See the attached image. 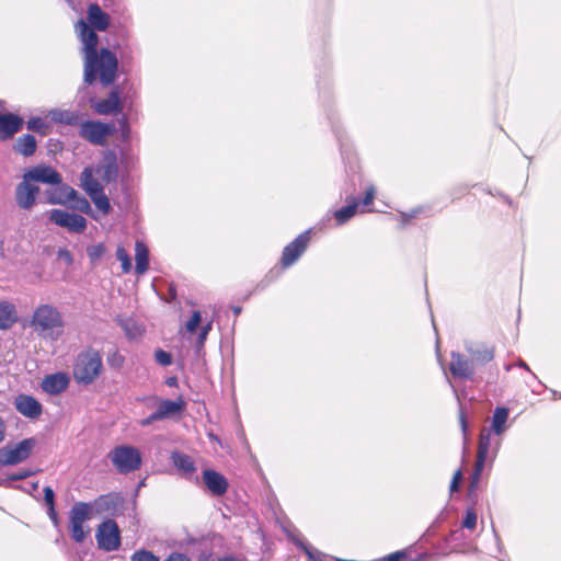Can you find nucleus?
<instances>
[{
	"instance_id": "obj_13",
	"label": "nucleus",
	"mask_w": 561,
	"mask_h": 561,
	"mask_svg": "<svg viewBox=\"0 0 561 561\" xmlns=\"http://www.w3.org/2000/svg\"><path fill=\"white\" fill-rule=\"evenodd\" d=\"M309 240V231H305L285 247L282 254V264L284 267H289L301 256L308 245Z\"/></svg>"
},
{
	"instance_id": "obj_4",
	"label": "nucleus",
	"mask_w": 561,
	"mask_h": 561,
	"mask_svg": "<svg viewBox=\"0 0 561 561\" xmlns=\"http://www.w3.org/2000/svg\"><path fill=\"white\" fill-rule=\"evenodd\" d=\"M108 459L117 472L127 474L137 471L142 465L141 453L130 445H118L108 453Z\"/></svg>"
},
{
	"instance_id": "obj_15",
	"label": "nucleus",
	"mask_w": 561,
	"mask_h": 561,
	"mask_svg": "<svg viewBox=\"0 0 561 561\" xmlns=\"http://www.w3.org/2000/svg\"><path fill=\"white\" fill-rule=\"evenodd\" d=\"M490 444H491V433L489 430L483 428L481 431L480 437H479L478 455H477L474 471L472 474L471 485L476 484L480 479L485 460L488 458Z\"/></svg>"
},
{
	"instance_id": "obj_31",
	"label": "nucleus",
	"mask_w": 561,
	"mask_h": 561,
	"mask_svg": "<svg viewBox=\"0 0 561 561\" xmlns=\"http://www.w3.org/2000/svg\"><path fill=\"white\" fill-rule=\"evenodd\" d=\"M508 419V409L504 407H497L492 416V431L496 435L504 433L506 426L505 423Z\"/></svg>"
},
{
	"instance_id": "obj_49",
	"label": "nucleus",
	"mask_w": 561,
	"mask_h": 561,
	"mask_svg": "<svg viewBox=\"0 0 561 561\" xmlns=\"http://www.w3.org/2000/svg\"><path fill=\"white\" fill-rule=\"evenodd\" d=\"M459 421H460V425H461V431L463 433V436L466 437L467 432H468V422H467L466 415L461 409L459 412Z\"/></svg>"
},
{
	"instance_id": "obj_5",
	"label": "nucleus",
	"mask_w": 561,
	"mask_h": 561,
	"mask_svg": "<svg viewBox=\"0 0 561 561\" xmlns=\"http://www.w3.org/2000/svg\"><path fill=\"white\" fill-rule=\"evenodd\" d=\"M93 515V504L87 502L76 503L69 513V531L73 541L81 543L90 534V528L84 523Z\"/></svg>"
},
{
	"instance_id": "obj_18",
	"label": "nucleus",
	"mask_w": 561,
	"mask_h": 561,
	"mask_svg": "<svg viewBox=\"0 0 561 561\" xmlns=\"http://www.w3.org/2000/svg\"><path fill=\"white\" fill-rule=\"evenodd\" d=\"M14 405L19 413L28 419H37L43 412L39 401L28 394L18 396Z\"/></svg>"
},
{
	"instance_id": "obj_60",
	"label": "nucleus",
	"mask_w": 561,
	"mask_h": 561,
	"mask_svg": "<svg viewBox=\"0 0 561 561\" xmlns=\"http://www.w3.org/2000/svg\"><path fill=\"white\" fill-rule=\"evenodd\" d=\"M122 137L126 140L128 137H126V129H122Z\"/></svg>"
},
{
	"instance_id": "obj_28",
	"label": "nucleus",
	"mask_w": 561,
	"mask_h": 561,
	"mask_svg": "<svg viewBox=\"0 0 561 561\" xmlns=\"http://www.w3.org/2000/svg\"><path fill=\"white\" fill-rule=\"evenodd\" d=\"M76 198L77 191L67 185L47 193V202L53 205L65 204L67 201H75Z\"/></svg>"
},
{
	"instance_id": "obj_55",
	"label": "nucleus",
	"mask_w": 561,
	"mask_h": 561,
	"mask_svg": "<svg viewBox=\"0 0 561 561\" xmlns=\"http://www.w3.org/2000/svg\"><path fill=\"white\" fill-rule=\"evenodd\" d=\"M119 125L121 129H126V137H129V126L125 116L119 119Z\"/></svg>"
},
{
	"instance_id": "obj_32",
	"label": "nucleus",
	"mask_w": 561,
	"mask_h": 561,
	"mask_svg": "<svg viewBox=\"0 0 561 561\" xmlns=\"http://www.w3.org/2000/svg\"><path fill=\"white\" fill-rule=\"evenodd\" d=\"M358 204L354 201L352 204H348L334 213L335 220L339 225L345 224L350 220L357 210Z\"/></svg>"
},
{
	"instance_id": "obj_36",
	"label": "nucleus",
	"mask_w": 561,
	"mask_h": 561,
	"mask_svg": "<svg viewBox=\"0 0 561 561\" xmlns=\"http://www.w3.org/2000/svg\"><path fill=\"white\" fill-rule=\"evenodd\" d=\"M130 561H160V559L153 554L151 551L140 549L136 550L131 557Z\"/></svg>"
},
{
	"instance_id": "obj_52",
	"label": "nucleus",
	"mask_w": 561,
	"mask_h": 561,
	"mask_svg": "<svg viewBox=\"0 0 561 561\" xmlns=\"http://www.w3.org/2000/svg\"><path fill=\"white\" fill-rule=\"evenodd\" d=\"M47 514H48L49 518L53 520L54 524L58 523V515H57V512L55 510V506L48 507L47 508Z\"/></svg>"
},
{
	"instance_id": "obj_29",
	"label": "nucleus",
	"mask_w": 561,
	"mask_h": 561,
	"mask_svg": "<svg viewBox=\"0 0 561 561\" xmlns=\"http://www.w3.org/2000/svg\"><path fill=\"white\" fill-rule=\"evenodd\" d=\"M118 323L129 340L139 339L145 332L144 325L133 318H121Z\"/></svg>"
},
{
	"instance_id": "obj_35",
	"label": "nucleus",
	"mask_w": 561,
	"mask_h": 561,
	"mask_svg": "<svg viewBox=\"0 0 561 561\" xmlns=\"http://www.w3.org/2000/svg\"><path fill=\"white\" fill-rule=\"evenodd\" d=\"M202 324V313L198 310H195L191 318L184 325L185 332L193 334L196 332L197 328Z\"/></svg>"
},
{
	"instance_id": "obj_41",
	"label": "nucleus",
	"mask_w": 561,
	"mask_h": 561,
	"mask_svg": "<svg viewBox=\"0 0 561 561\" xmlns=\"http://www.w3.org/2000/svg\"><path fill=\"white\" fill-rule=\"evenodd\" d=\"M104 251V245L98 244L88 250V255L91 259V261H96L103 255Z\"/></svg>"
},
{
	"instance_id": "obj_48",
	"label": "nucleus",
	"mask_w": 561,
	"mask_h": 561,
	"mask_svg": "<svg viewBox=\"0 0 561 561\" xmlns=\"http://www.w3.org/2000/svg\"><path fill=\"white\" fill-rule=\"evenodd\" d=\"M164 561H191L190 558L183 553L173 552Z\"/></svg>"
},
{
	"instance_id": "obj_22",
	"label": "nucleus",
	"mask_w": 561,
	"mask_h": 561,
	"mask_svg": "<svg viewBox=\"0 0 561 561\" xmlns=\"http://www.w3.org/2000/svg\"><path fill=\"white\" fill-rule=\"evenodd\" d=\"M18 321L16 306L9 300H0V331L10 330Z\"/></svg>"
},
{
	"instance_id": "obj_34",
	"label": "nucleus",
	"mask_w": 561,
	"mask_h": 561,
	"mask_svg": "<svg viewBox=\"0 0 561 561\" xmlns=\"http://www.w3.org/2000/svg\"><path fill=\"white\" fill-rule=\"evenodd\" d=\"M33 474H34V471H32V470H30V469H21V470H19V471H18V472H15V473L10 474V476H9V477H7L5 479H2V480L0 481V485H1V486H5V488H8V486H10V483H11L12 481H20V480H24V479H26V478H28V477H31V476H33Z\"/></svg>"
},
{
	"instance_id": "obj_8",
	"label": "nucleus",
	"mask_w": 561,
	"mask_h": 561,
	"mask_svg": "<svg viewBox=\"0 0 561 561\" xmlns=\"http://www.w3.org/2000/svg\"><path fill=\"white\" fill-rule=\"evenodd\" d=\"M114 133L113 124L100 121H85L79 124V136L94 146H104L107 138Z\"/></svg>"
},
{
	"instance_id": "obj_10",
	"label": "nucleus",
	"mask_w": 561,
	"mask_h": 561,
	"mask_svg": "<svg viewBox=\"0 0 561 561\" xmlns=\"http://www.w3.org/2000/svg\"><path fill=\"white\" fill-rule=\"evenodd\" d=\"M49 220L59 227L68 229L70 232L81 233L87 228V220L84 217L77 214H70L62 209L50 210Z\"/></svg>"
},
{
	"instance_id": "obj_45",
	"label": "nucleus",
	"mask_w": 561,
	"mask_h": 561,
	"mask_svg": "<svg viewBox=\"0 0 561 561\" xmlns=\"http://www.w3.org/2000/svg\"><path fill=\"white\" fill-rule=\"evenodd\" d=\"M45 126L44 121L39 117L32 118L27 122V128L32 130H42V128Z\"/></svg>"
},
{
	"instance_id": "obj_56",
	"label": "nucleus",
	"mask_w": 561,
	"mask_h": 561,
	"mask_svg": "<svg viewBox=\"0 0 561 561\" xmlns=\"http://www.w3.org/2000/svg\"><path fill=\"white\" fill-rule=\"evenodd\" d=\"M217 561H236V559L232 557H224V558L218 559Z\"/></svg>"
},
{
	"instance_id": "obj_19",
	"label": "nucleus",
	"mask_w": 561,
	"mask_h": 561,
	"mask_svg": "<svg viewBox=\"0 0 561 561\" xmlns=\"http://www.w3.org/2000/svg\"><path fill=\"white\" fill-rule=\"evenodd\" d=\"M467 353L471 356L473 364L484 365L494 358V347L485 343L467 342L465 344Z\"/></svg>"
},
{
	"instance_id": "obj_37",
	"label": "nucleus",
	"mask_w": 561,
	"mask_h": 561,
	"mask_svg": "<svg viewBox=\"0 0 561 561\" xmlns=\"http://www.w3.org/2000/svg\"><path fill=\"white\" fill-rule=\"evenodd\" d=\"M211 328H213L211 320H208L201 327V330H199L198 336H197V341H196L197 348H201L204 346L205 341L207 340V336H208L209 332L211 331Z\"/></svg>"
},
{
	"instance_id": "obj_16",
	"label": "nucleus",
	"mask_w": 561,
	"mask_h": 561,
	"mask_svg": "<svg viewBox=\"0 0 561 561\" xmlns=\"http://www.w3.org/2000/svg\"><path fill=\"white\" fill-rule=\"evenodd\" d=\"M93 169V174H101L106 183L114 182L118 175L117 157L113 150H107L103 154V163Z\"/></svg>"
},
{
	"instance_id": "obj_42",
	"label": "nucleus",
	"mask_w": 561,
	"mask_h": 561,
	"mask_svg": "<svg viewBox=\"0 0 561 561\" xmlns=\"http://www.w3.org/2000/svg\"><path fill=\"white\" fill-rule=\"evenodd\" d=\"M44 501L48 507L55 506V492L50 486L44 488Z\"/></svg>"
},
{
	"instance_id": "obj_40",
	"label": "nucleus",
	"mask_w": 561,
	"mask_h": 561,
	"mask_svg": "<svg viewBox=\"0 0 561 561\" xmlns=\"http://www.w3.org/2000/svg\"><path fill=\"white\" fill-rule=\"evenodd\" d=\"M154 359L162 366H169L172 364V356L170 353L159 348L154 352Z\"/></svg>"
},
{
	"instance_id": "obj_2",
	"label": "nucleus",
	"mask_w": 561,
	"mask_h": 561,
	"mask_svg": "<svg viewBox=\"0 0 561 561\" xmlns=\"http://www.w3.org/2000/svg\"><path fill=\"white\" fill-rule=\"evenodd\" d=\"M28 327L41 339L58 341L65 331L62 313L51 304H39L30 317Z\"/></svg>"
},
{
	"instance_id": "obj_58",
	"label": "nucleus",
	"mask_w": 561,
	"mask_h": 561,
	"mask_svg": "<svg viewBox=\"0 0 561 561\" xmlns=\"http://www.w3.org/2000/svg\"><path fill=\"white\" fill-rule=\"evenodd\" d=\"M175 382H176V379H175V378H169V379L167 380V383H168L169 386H173Z\"/></svg>"
},
{
	"instance_id": "obj_7",
	"label": "nucleus",
	"mask_w": 561,
	"mask_h": 561,
	"mask_svg": "<svg viewBox=\"0 0 561 561\" xmlns=\"http://www.w3.org/2000/svg\"><path fill=\"white\" fill-rule=\"evenodd\" d=\"M36 445L35 438H25L0 448V467L14 466L26 460Z\"/></svg>"
},
{
	"instance_id": "obj_43",
	"label": "nucleus",
	"mask_w": 561,
	"mask_h": 561,
	"mask_svg": "<svg viewBox=\"0 0 561 561\" xmlns=\"http://www.w3.org/2000/svg\"><path fill=\"white\" fill-rule=\"evenodd\" d=\"M375 194H376V191H375V187L371 185L369 186L366 192H365V196L362 201V204L364 206H369L373 204V201L375 198Z\"/></svg>"
},
{
	"instance_id": "obj_51",
	"label": "nucleus",
	"mask_w": 561,
	"mask_h": 561,
	"mask_svg": "<svg viewBox=\"0 0 561 561\" xmlns=\"http://www.w3.org/2000/svg\"><path fill=\"white\" fill-rule=\"evenodd\" d=\"M47 514H48L49 518L53 520L54 524L58 523V515H57V512L55 510V506L48 507L47 508Z\"/></svg>"
},
{
	"instance_id": "obj_11",
	"label": "nucleus",
	"mask_w": 561,
	"mask_h": 561,
	"mask_svg": "<svg viewBox=\"0 0 561 561\" xmlns=\"http://www.w3.org/2000/svg\"><path fill=\"white\" fill-rule=\"evenodd\" d=\"M38 193L39 187L23 174L22 181L15 187L16 204L22 209H30L34 206Z\"/></svg>"
},
{
	"instance_id": "obj_53",
	"label": "nucleus",
	"mask_w": 561,
	"mask_h": 561,
	"mask_svg": "<svg viewBox=\"0 0 561 561\" xmlns=\"http://www.w3.org/2000/svg\"><path fill=\"white\" fill-rule=\"evenodd\" d=\"M403 557L402 552H394L390 553L385 558V561H400V559Z\"/></svg>"
},
{
	"instance_id": "obj_6",
	"label": "nucleus",
	"mask_w": 561,
	"mask_h": 561,
	"mask_svg": "<svg viewBox=\"0 0 561 561\" xmlns=\"http://www.w3.org/2000/svg\"><path fill=\"white\" fill-rule=\"evenodd\" d=\"M80 181L81 187L90 196L95 207L103 214H108L111 210L110 199L105 195L102 184L95 178H93L92 167H87L83 169Z\"/></svg>"
},
{
	"instance_id": "obj_59",
	"label": "nucleus",
	"mask_w": 561,
	"mask_h": 561,
	"mask_svg": "<svg viewBox=\"0 0 561 561\" xmlns=\"http://www.w3.org/2000/svg\"><path fill=\"white\" fill-rule=\"evenodd\" d=\"M37 488H38V483L37 482L32 483L31 489L33 491L36 490Z\"/></svg>"
},
{
	"instance_id": "obj_57",
	"label": "nucleus",
	"mask_w": 561,
	"mask_h": 561,
	"mask_svg": "<svg viewBox=\"0 0 561 561\" xmlns=\"http://www.w3.org/2000/svg\"><path fill=\"white\" fill-rule=\"evenodd\" d=\"M518 366H519V367H523V368H525V369H527V370H529V367H528V366H527V364H526L525 362H523V360H519V362H518Z\"/></svg>"
},
{
	"instance_id": "obj_47",
	"label": "nucleus",
	"mask_w": 561,
	"mask_h": 561,
	"mask_svg": "<svg viewBox=\"0 0 561 561\" xmlns=\"http://www.w3.org/2000/svg\"><path fill=\"white\" fill-rule=\"evenodd\" d=\"M76 208L82 213H89V210L91 209L87 198H78L76 203Z\"/></svg>"
},
{
	"instance_id": "obj_23",
	"label": "nucleus",
	"mask_w": 561,
	"mask_h": 561,
	"mask_svg": "<svg viewBox=\"0 0 561 561\" xmlns=\"http://www.w3.org/2000/svg\"><path fill=\"white\" fill-rule=\"evenodd\" d=\"M92 107L98 114L108 115L122 111L119 93L117 90H113L107 99L98 101L92 104Z\"/></svg>"
},
{
	"instance_id": "obj_46",
	"label": "nucleus",
	"mask_w": 561,
	"mask_h": 561,
	"mask_svg": "<svg viewBox=\"0 0 561 561\" xmlns=\"http://www.w3.org/2000/svg\"><path fill=\"white\" fill-rule=\"evenodd\" d=\"M462 479V473L460 470H457L455 473H454V477H453V480L450 482V491L451 492H455V491H458L459 489V483Z\"/></svg>"
},
{
	"instance_id": "obj_1",
	"label": "nucleus",
	"mask_w": 561,
	"mask_h": 561,
	"mask_svg": "<svg viewBox=\"0 0 561 561\" xmlns=\"http://www.w3.org/2000/svg\"><path fill=\"white\" fill-rule=\"evenodd\" d=\"M88 22L79 20L76 23V32L83 44L84 82L91 84L99 76L103 85L112 84L116 79L118 61L114 53L102 48L98 53L99 36L96 31L104 32L110 25V15L102 11L99 4L88 7Z\"/></svg>"
},
{
	"instance_id": "obj_54",
	"label": "nucleus",
	"mask_w": 561,
	"mask_h": 561,
	"mask_svg": "<svg viewBox=\"0 0 561 561\" xmlns=\"http://www.w3.org/2000/svg\"><path fill=\"white\" fill-rule=\"evenodd\" d=\"M5 432H7L5 423H4L3 419L0 416V444L5 438Z\"/></svg>"
},
{
	"instance_id": "obj_27",
	"label": "nucleus",
	"mask_w": 561,
	"mask_h": 561,
	"mask_svg": "<svg viewBox=\"0 0 561 561\" xmlns=\"http://www.w3.org/2000/svg\"><path fill=\"white\" fill-rule=\"evenodd\" d=\"M135 261H136V273L142 275L149 267V251L147 245L142 241H136L135 243Z\"/></svg>"
},
{
	"instance_id": "obj_25",
	"label": "nucleus",
	"mask_w": 561,
	"mask_h": 561,
	"mask_svg": "<svg viewBox=\"0 0 561 561\" xmlns=\"http://www.w3.org/2000/svg\"><path fill=\"white\" fill-rule=\"evenodd\" d=\"M47 116L56 124L66 126H77L80 124V114L75 111L53 108L48 112Z\"/></svg>"
},
{
	"instance_id": "obj_33",
	"label": "nucleus",
	"mask_w": 561,
	"mask_h": 561,
	"mask_svg": "<svg viewBox=\"0 0 561 561\" xmlns=\"http://www.w3.org/2000/svg\"><path fill=\"white\" fill-rule=\"evenodd\" d=\"M116 257L122 264V272L124 274H128L133 268V264H131V259H130L128 252L125 250V248L123 245L117 247Z\"/></svg>"
},
{
	"instance_id": "obj_12",
	"label": "nucleus",
	"mask_w": 561,
	"mask_h": 561,
	"mask_svg": "<svg viewBox=\"0 0 561 561\" xmlns=\"http://www.w3.org/2000/svg\"><path fill=\"white\" fill-rule=\"evenodd\" d=\"M24 174L25 179L31 180L33 183L59 185L62 182L60 173L50 165L38 164L26 170Z\"/></svg>"
},
{
	"instance_id": "obj_30",
	"label": "nucleus",
	"mask_w": 561,
	"mask_h": 561,
	"mask_svg": "<svg viewBox=\"0 0 561 561\" xmlns=\"http://www.w3.org/2000/svg\"><path fill=\"white\" fill-rule=\"evenodd\" d=\"M36 139L33 135L26 134L21 136L15 145L14 150L24 157H31L36 151Z\"/></svg>"
},
{
	"instance_id": "obj_50",
	"label": "nucleus",
	"mask_w": 561,
	"mask_h": 561,
	"mask_svg": "<svg viewBox=\"0 0 561 561\" xmlns=\"http://www.w3.org/2000/svg\"><path fill=\"white\" fill-rule=\"evenodd\" d=\"M58 255L60 259H64L68 264L72 263V256L67 250H59Z\"/></svg>"
},
{
	"instance_id": "obj_9",
	"label": "nucleus",
	"mask_w": 561,
	"mask_h": 561,
	"mask_svg": "<svg viewBox=\"0 0 561 561\" xmlns=\"http://www.w3.org/2000/svg\"><path fill=\"white\" fill-rule=\"evenodd\" d=\"M95 539L101 550L116 551L121 547V531L114 519H106L98 526Z\"/></svg>"
},
{
	"instance_id": "obj_39",
	"label": "nucleus",
	"mask_w": 561,
	"mask_h": 561,
	"mask_svg": "<svg viewBox=\"0 0 561 561\" xmlns=\"http://www.w3.org/2000/svg\"><path fill=\"white\" fill-rule=\"evenodd\" d=\"M107 363L112 368L119 369L125 363V357L119 352L115 351L107 357Z\"/></svg>"
},
{
	"instance_id": "obj_20",
	"label": "nucleus",
	"mask_w": 561,
	"mask_h": 561,
	"mask_svg": "<svg viewBox=\"0 0 561 561\" xmlns=\"http://www.w3.org/2000/svg\"><path fill=\"white\" fill-rule=\"evenodd\" d=\"M203 480L209 492L215 496H221L228 490L227 479L213 469H205L203 471Z\"/></svg>"
},
{
	"instance_id": "obj_17",
	"label": "nucleus",
	"mask_w": 561,
	"mask_h": 561,
	"mask_svg": "<svg viewBox=\"0 0 561 561\" xmlns=\"http://www.w3.org/2000/svg\"><path fill=\"white\" fill-rule=\"evenodd\" d=\"M70 383V377L67 373L58 371L47 375L42 380V389L51 396L64 392Z\"/></svg>"
},
{
	"instance_id": "obj_26",
	"label": "nucleus",
	"mask_w": 561,
	"mask_h": 561,
	"mask_svg": "<svg viewBox=\"0 0 561 561\" xmlns=\"http://www.w3.org/2000/svg\"><path fill=\"white\" fill-rule=\"evenodd\" d=\"M171 460L174 467L182 471L188 479H191V476L196 471V466L193 459L186 454L179 451L172 453Z\"/></svg>"
},
{
	"instance_id": "obj_24",
	"label": "nucleus",
	"mask_w": 561,
	"mask_h": 561,
	"mask_svg": "<svg viewBox=\"0 0 561 561\" xmlns=\"http://www.w3.org/2000/svg\"><path fill=\"white\" fill-rule=\"evenodd\" d=\"M185 401L181 397L173 401L163 399L159 400L158 408L156 411L162 421L180 414L185 409Z\"/></svg>"
},
{
	"instance_id": "obj_3",
	"label": "nucleus",
	"mask_w": 561,
	"mask_h": 561,
	"mask_svg": "<svg viewBox=\"0 0 561 561\" xmlns=\"http://www.w3.org/2000/svg\"><path fill=\"white\" fill-rule=\"evenodd\" d=\"M103 373L101 353L89 346L77 354L72 366V377L78 385H92Z\"/></svg>"
},
{
	"instance_id": "obj_44",
	"label": "nucleus",
	"mask_w": 561,
	"mask_h": 561,
	"mask_svg": "<svg viewBox=\"0 0 561 561\" xmlns=\"http://www.w3.org/2000/svg\"><path fill=\"white\" fill-rule=\"evenodd\" d=\"M159 421H161V419H160L159 414L157 413V411H154L150 415H148L146 419L140 420L139 424L141 426H149L152 423L159 422Z\"/></svg>"
},
{
	"instance_id": "obj_38",
	"label": "nucleus",
	"mask_w": 561,
	"mask_h": 561,
	"mask_svg": "<svg viewBox=\"0 0 561 561\" xmlns=\"http://www.w3.org/2000/svg\"><path fill=\"white\" fill-rule=\"evenodd\" d=\"M477 513L473 508H468L462 520V527L469 530H473L477 526Z\"/></svg>"
},
{
	"instance_id": "obj_21",
	"label": "nucleus",
	"mask_w": 561,
	"mask_h": 561,
	"mask_svg": "<svg viewBox=\"0 0 561 561\" xmlns=\"http://www.w3.org/2000/svg\"><path fill=\"white\" fill-rule=\"evenodd\" d=\"M23 125V119L14 114H0V139L5 140L18 133Z\"/></svg>"
},
{
	"instance_id": "obj_14",
	"label": "nucleus",
	"mask_w": 561,
	"mask_h": 561,
	"mask_svg": "<svg viewBox=\"0 0 561 561\" xmlns=\"http://www.w3.org/2000/svg\"><path fill=\"white\" fill-rule=\"evenodd\" d=\"M449 370L454 377L471 380L474 376V364L458 352H451Z\"/></svg>"
}]
</instances>
